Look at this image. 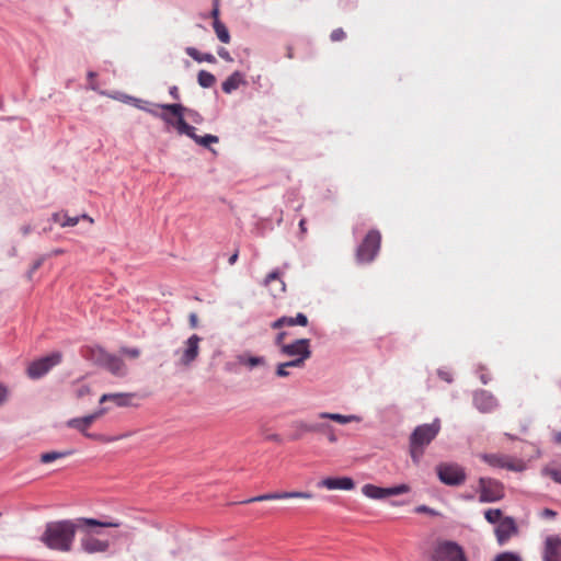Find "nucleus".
Wrapping results in <instances>:
<instances>
[{"label": "nucleus", "mask_w": 561, "mask_h": 561, "mask_svg": "<svg viewBox=\"0 0 561 561\" xmlns=\"http://www.w3.org/2000/svg\"><path fill=\"white\" fill-rule=\"evenodd\" d=\"M318 486L328 490H345L351 491L355 488V482L350 477H329L321 480Z\"/></svg>", "instance_id": "nucleus-19"}, {"label": "nucleus", "mask_w": 561, "mask_h": 561, "mask_svg": "<svg viewBox=\"0 0 561 561\" xmlns=\"http://www.w3.org/2000/svg\"><path fill=\"white\" fill-rule=\"evenodd\" d=\"M219 14H220V11H219V2L218 1H214V5H213V10L210 12V16L213 18V22H217V21H220L219 20Z\"/></svg>", "instance_id": "nucleus-46"}, {"label": "nucleus", "mask_w": 561, "mask_h": 561, "mask_svg": "<svg viewBox=\"0 0 561 561\" xmlns=\"http://www.w3.org/2000/svg\"><path fill=\"white\" fill-rule=\"evenodd\" d=\"M122 100L124 102L133 104L135 107L142 110V111L147 110V105L149 104V102H147V101H144L141 99H137L134 96H129V95H124V98Z\"/></svg>", "instance_id": "nucleus-35"}, {"label": "nucleus", "mask_w": 561, "mask_h": 561, "mask_svg": "<svg viewBox=\"0 0 561 561\" xmlns=\"http://www.w3.org/2000/svg\"><path fill=\"white\" fill-rule=\"evenodd\" d=\"M494 561H522L520 557L514 552H502Z\"/></svg>", "instance_id": "nucleus-37"}, {"label": "nucleus", "mask_w": 561, "mask_h": 561, "mask_svg": "<svg viewBox=\"0 0 561 561\" xmlns=\"http://www.w3.org/2000/svg\"><path fill=\"white\" fill-rule=\"evenodd\" d=\"M472 403L480 413H492L500 405L495 396L484 389H478L472 392Z\"/></svg>", "instance_id": "nucleus-14"}, {"label": "nucleus", "mask_w": 561, "mask_h": 561, "mask_svg": "<svg viewBox=\"0 0 561 561\" xmlns=\"http://www.w3.org/2000/svg\"><path fill=\"white\" fill-rule=\"evenodd\" d=\"M103 368L107 369L115 376L122 377L126 375V366L124 360L115 354H108Z\"/></svg>", "instance_id": "nucleus-21"}, {"label": "nucleus", "mask_w": 561, "mask_h": 561, "mask_svg": "<svg viewBox=\"0 0 561 561\" xmlns=\"http://www.w3.org/2000/svg\"><path fill=\"white\" fill-rule=\"evenodd\" d=\"M479 378L483 385H488L491 380L490 374L486 371V369L483 366H480L478 369Z\"/></svg>", "instance_id": "nucleus-43"}, {"label": "nucleus", "mask_w": 561, "mask_h": 561, "mask_svg": "<svg viewBox=\"0 0 561 561\" xmlns=\"http://www.w3.org/2000/svg\"><path fill=\"white\" fill-rule=\"evenodd\" d=\"M553 440H554V443H557V444H560V445H561V432H557V433H554V435H553Z\"/></svg>", "instance_id": "nucleus-59"}, {"label": "nucleus", "mask_w": 561, "mask_h": 561, "mask_svg": "<svg viewBox=\"0 0 561 561\" xmlns=\"http://www.w3.org/2000/svg\"><path fill=\"white\" fill-rule=\"evenodd\" d=\"M238 364L247 366L249 369H253L257 366H264L266 364L264 356H252L247 353L239 354L237 356Z\"/></svg>", "instance_id": "nucleus-23"}, {"label": "nucleus", "mask_w": 561, "mask_h": 561, "mask_svg": "<svg viewBox=\"0 0 561 561\" xmlns=\"http://www.w3.org/2000/svg\"><path fill=\"white\" fill-rule=\"evenodd\" d=\"M517 533V526L513 517H504L495 528V536L500 545H504L512 535Z\"/></svg>", "instance_id": "nucleus-20"}, {"label": "nucleus", "mask_w": 561, "mask_h": 561, "mask_svg": "<svg viewBox=\"0 0 561 561\" xmlns=\"http://www.w3.org/2000/svg\"><path fill=\"white\" fill-rule=\"evenodd\" d=\"M391 504L397 506V505H402V504H403V502H397V501H393V502H391Z\"/></svg>", "instance_id": "nucleus-63"}, {"label": "nucleus", "mask_w": 561, "mask_h": 561, "mask_svg": "<svg viewBox=\"0 0 561 561\" xmlns=\"http://www.w3.org/2000/svg\"><path fill=\"white\" fill-rule=\"evenodd\" d=\"M307 324L308 318L305 313L298 312L295 317H293V325L306 327Z\"/></svg>", "instance_id": "nucleus-39"}, {"label": "nucleus", "mask_w": 561, "mask_h": 561, "mask_svg": "<svg viewBox=\"0 0 561 561\" xmlns=\"http://www.w3.org/2000/svg\"><path fill=\"white\" fill-rule=\"evenodd\" d=\"M89 392V388L88 387H82L78 390V397H83L84 394H87Z\"/></svg>", "instance_id": "nucleus-58"}, {"label": "nucleus", "mask_w": 561, "mask_h": 561, "mask_svg": "<svg viewBox=\"0 0 561 561\" xmlns=\"http://www.w3.org/2000/svg\"><path fill=\"white\" fill-rule=\"evenodd\" d=\"M279 354L283 356L291 357L290 362L298 366L304 367L305 362L311 357L310 340L298 339L291 343L282 346Z\"/></svg>", "instance_id": "nucleus-6"}, {"label": "nucleus", "mask_w": 561, "mask_h": 561, "mask_svg": "<svg viewBox=\"0 0 561 561\" xmlns=\"http://www.w3.org/2000/svg\"><path fill=\"white\" fill-rule=\"evenodd\" d=\"M542 559L543 561H561V538L559 536L546 538Z\"/></svg>", "instance_id": "nucleus-18"}, {"label": "nucleus", "mask_w": 561, "mask_h": 561, "mask_svg": "<svg viewBox=\"0 0 561 561\" xmlns=\"http://www.w3.org/2000/svg\"><path fill=\"white\" fill-rule=\"evenodd\" d=\"M60 362V353H53L48 356L34 360L27 367V376L31 379H38L46 375L53 367L58 365Z\"/></svg>", "instance_id": "nucleus-12"}, {"label": "nucleus", "mask_w": 561, "mask_h": 561, "mask_svg": "<svg viewBox=\"0 0 561 561\" xmlns=\"http://www.w3.org/2000/svg\"><path fill=\"white\" fill-rule=\"evenodd\" d=\"M42 264H43V259H38V260H36V261L33 263V265H32V267H31L30 273H34L36 270H38V268L41 267V265H42Z\"/></svg>", "instance_id": "nucleus-55"}, {"label": "nucleus", "mask_w": 561, "mask_h": 561, "mask_svg": "<svg viewBox=\"0 0 561 561\" xmlns=\"http://www.w3.org/2000/svg\"><path fill=\"white\" fill-rule=\"evenodd\" d=\"M79 518L48 522L38 540L48 549L69 552L72 549Z\"/></svg>", "instance_id": "nucleus-2"}, {"label": "nucleus", "mask_w": 561, "mask_h": 561, "mask_svg": "<svg viewBox=\"0 0 561 561\" xmlns=\"http://www.w3.org/2000/svg\"><path fill=\"white\" fill-rule=\"evenodd\" d=\"M287 57L288 58H293L294 57L293 49L290 47L288 48Z\"/></svg>", "instance_id": "nucleus-61"}, {"label": "nucleus", "mask_w": 561, "mask_h": 561, "mask_svg": "<svg viewBox=\"0 0 561 561\" xmlns=\"http://www.w3.org/2000/svg\"><path fill=\"white\" fill-rule=\"evenodd\" d=\"M414 512L417 514H428L431 516H439V512L435 511L434 508L427 506V505H419L414 508Z\"/></svg>", "instance_id": "nucleus-38"}, {"label": "nucleus", "mask_w": 561, "mask_h": 561, "mask_svg": "<svg viewBox=\"0 0 561 561\" xmlns=\"http://www.w3.org/2000/svg\"><path fill=\"white\" fill-rule=\"evenodd\" d=\"M245 83L244 75L240 71H234L222 82L221 89L225 93L230 94Z\"/></svg>", "instance_id": "nucleus-22"}, {"label": "nucleus", "mask_w": 561, "mask_h": 561, "mask_svg": "<svg viewBox=\"0 0 561 561\" xmlns=\"http://www.w3.org/2000/svg\"><path fill=\"white\" fill-rule=\"evenodd\" d=\"M320 419L323 420H332L340 424H347L353 421H358L359 419L356 415H343L339 413H329V412H321L318 415Z\"/></svg>", "instance_id": "nucleus-28"}, {"label": "nucleus", "mask_w": 561, "mask_h": 561, "mask_svg": "<svg viewBox=\"0 0 561 561\" xmlns=\"http://www.w3.org/2000/svg\"><path fill=\"white\" fill-rule=\"evenodd\" d=\"M185 53L197 62H209L215 64L216 57L210 53H199L195 47H186Z\"/></svg>", "instance_id": "nucleus-27"}, {"label": "nucleus", "mask_w": 561, "mask_h": 561, "mask_svg": "<svg viewBox=\"0 0 561 561\" xmlns=\"http://www.w3.org/2000/svg\"><path fill=\"white\" fill-rule=\"evenodd\" d=\"M188 320H190V325L192 328H196L197 327V323H198V318H197V314L192 312L188 317Z\"/></svg>", "instance_id": "nucleus-52"}, {"label": "nucleus", "mask_w": 561, "mask_h": 561, "mask_svg": "<svg viewBox=\"0 0 561 561\" xmlns=\"http://www.w3.org/2000/svg\"><path fill=\"white\" fill-rule=\"evenodd\" d=\"M169 93L174 100H180V92L176 85L171 87Z\"/></svg>", "instance_id": "nucleus-51"}, {"label": "nucleus", "mask_w": 561, "mask_h": 561, "mask_svg": "<svg viewBox=\"0 0 561 561\" xmlns=\"http://www.w3.org/2000/svg\"><path fill=\"white\" fill-rule=\"evenodd\" d=\"M238 256H239V250L237 249L233 254L228 259V263L229 265H233L237 260H238Z\"/></svg>", "instance_id": "nucleus-54"}, {"label": "nucleus", "mask_w": 561, "mask_h": 561, "mask_svg": "<svg viewBox=\"0 0 561 561\" xmlns=\"http://www.w3.org/2000/svg\"><path fill=\"white\" fill-rule=\"evenodd\" d=\"M285 325L293 327V317L283 316L271 323V328L275 330Z\"/></svg>", "instance_id": "nucleus-36"}, {"label": "nucleus", "mask_w": 561, "mask_h": 561, "mask_svg": "<svg viewBox=\"0 0 561 561\" xmlns=\"http://www.w3.org/2000/svg\"><path fill=\"white\" fill-rule=\"evenodd\" d=\"M287 368H298V366H295L290 360L280 363L276 366L275 375L279 378L288 377L290 373L287 370Z\"/></svg>", "instance_id": "nucleus-34"}, {"label": "nucleus", "mask_w": 561, "mask_h": 561, "mask_svg": "<svg viewBox=\"0 0 561 561\" xmlns=\"http://www.w3.org/2000/svg\"><path fill=\"white\" fill-rule=\"evenodd\" d=\"M21 231H22V233H23L24 236H26V234H28V233H30V231H31V227H30V226H23V227L21 228Z\"/></svg>", "instance_id": "nucleus-60"}, {"label": "nucleus", "mask_w": 561, "mask_h": 561, "mask_svg": "<svg viewBox=\"0 0 561 561\" xmlns=\"http://www.w3.org/2000/svg\"><path fill=\"white\" fill-rule=\"evenodd\" d=\"M217 53L226 61L231 62L233 60L230 53L225 47H220Z\"/></svg>", "instance_id": "nucleus-47"}, {"label": "nucleus", "mask_w": 561, "mask_h": 561, "mask_svg": "<svg viewBox=\"0 0 561 561\" xmlns=\"http://www.w3.org/2000/svg\"><path fill=\"white\" fill-rule=\"evenodd\" d=\"M121 353L128 357L137 358L140 355V350L137 347H122Z\"/></svg>", "instance_id": "nucleus-40"}, {"label": "nucleus", "mask_w": 561, "mask_h": 561, "mask_svg": "<svg viewBox=\"0 0 561 561\" xmlns=\"http://www.w3.org/2000/svg\"><path fill=\"white\" fill-rule=\"evenodd\" d=\"M131 397L130 393H105L101 397L100 403L112 401L117 407H127Z\"/></svg>", "instance_id": "nucleus-25"}, {"label": "nucleus", "mask_w": 561, "mask_h": 561, "mask_svg": "<svg viewBox=\"0 0 561 561\" xmlns=\"http://www.w3.org/2000/svg\"><path fill=\"white\" fill-rule=\"evenodd\" d=\"M381 247V233L378 229H370L357 245L355 256L359 264L371 263L378 255Z\"/></svg>", "instance_id": "nucleus-5"}, {"label": "nucleus", "mask_w": 561, "mask_h": 561, "mask_svg": "<svg viewBox=\"0 0 561 561\" xmlns=\"http://www.w3.org/2000/svg\"><path fill=\"white\" fill-rule=\"evenodd\" d=\"M484 517L490 524H499L502 518V511L500 508H489L484 512Z\"/></svg>", "instance_id": "nucleus-33"}, {"label": "nucleus", "mask_w": 561, "mask_h": 561, "mask_svg": "<svg viewBox=\"0 0 561 561\" xmlns=\"http://www.w3.org/2000/svg\"><path fill=\"white\" fill-rule=\"evenodd\" d=\"M157 108H162L167 112H170L172 116L176 117V131L180 135H186L191 139H193L197 145L203 147H209L210 144H217L219 141V138L214 135H205V136H198L196 135V128L187 124L184 119V111L186 110L185 106H183L180 103L174 104H156Z\"/></svg>", "instance_id": "nucleus-4"}, {"label": "nucleus", "mask_w": 561, "mask_h": 561, "mask_svg": "<svg viewBox=\"0 0 561 561\" xmlns=\"http://www.w3.org/2000/svg\"><path fill=\"white\" fill-rule=\"evenodd\" d=\"M81 218L89 219L92 222V219L87 214H83L81 216ZM53 220H54V222L59 224L61 227H73L79 222L80 217L79 216L70 217L67 214L55 213L53 215Z\"/></svg>", "instance_id": "nucleus-24"}, {"label": "nucleus", "mask_w": 561, "mask_h": 561, "mask_svg": "<svg viewBox=\"0 0 561 561\" xmlns=\"http://www.w3.org/2000/svg\"><path fill=\"white\" fill-rule=\"evenodd\" d=\"M110 353H107L104 348L100 346L91 347L88 351L87 358L93 362L95 365L103 367L105 364L106 357Z\"/></svg>", "instance_id": "nucleus-26"}, {"label": "nucleus", "mask_w": 561, "mask_h": 561, "mask_svg": "<svg viewBox=\"0 0 561 561\" xmlns=\"http://www.w3.org/2000/svg\"><path fill=\"white\" fill-rule=\"evenodd\" d=\"M294 426L296 427L297 431L291 436L293 440L300 439L304 436V434H306V433L323 434L324 436H327V438L329 439L330 443H335L337 440V436L334 432L333 426L325 422H310L309 423V422L298 421L294 424Z\"/></svg>", "instance_id": "nucleus-8"}, {"label": "nucleus", "mask_w": 561, "mask_h": 561, "mask_svg": "<svg viewBox=\"0 0 561 561\" xmlns=\"http://www.w3.org/2000/svg\"><path fill=\"white\" fill-rule=\"evenodd\" d=\"M7 399V389L0 385V405L5 401Z\"/></svg>", "instance_id": "nucleus-53"}, {"label": "nucleus", "mask_w": 561, "mask_h": 561, "mask_svg": "<svg viewBox=\"0 0 561 561\" xmlns=\"http://www.w3.org/2000/svg\"><path fill=\"white\" fill-rule=\"evenodd\" d=\"M121 526L122 522L114 518L96 519L80 517L77 531L81 534V550L89 554L106 552L111 545L107 539L99 538L102 534L101 528H118Z\"/></svg>", "instance_id": "nucleus-1"}, {"label": "nucleus", "mask_w": 561, "mask_h": 561, "mask_svg": "<svg viewBox=\"0 0 561 561\" xmlns=\"http://www.w3.org/2000/svg\"><path fill=\"white\" fill-rule=\"evenodd\" d=\"M479 492L481 503L497 502L505 495L503 483L492 478L482 477L479 479Z\"/></svg>", "instance_id": "nucleus-9"}, {"label": "nucleus", "mask_w": 561, "mask_h": 561, "mask_svg": "<svg viewBox=\"0 0 561 561\" xmlns=\"http://www.w3.org/2000/svg\"><path fill=\"white\" fill-rule=\"evenodd\" d=\"M104 412H105V409H101L98 412L89 414V415H85L83 417L70 419L67 422V426L71 427V428L78 430L79 432H81L88 438H98V435L88 433L87 430Z\"/></svg>", "instance_id": "nucleus-15"}, {"label": "nucleus", "mask_w": 561, "mask_h": 561, "mask_svg": "<svg viewBox=\"0 0 561 561\" xmlns=\"http://www.w3.org/2000/svg\"><path fill=\"white\" fill-rule=\"evenodd\" d=\"M145 112L153 115L154 117L161 118L165 124L171 125L176 129V117L175 116L173 118L172 116H170L167 113H159L157 110L150 108L148 106H147V110H145Z\"/></svg>", "instance_id": "nucleus-32"}, {"label": "nucleus", "mask_w": 561, "mask_h": 561, "mask_svg": "<svg viewBox=\"0 0 561 561\" xmlns=\"http://www.w3.org/2000/svg\"><path fill=\"white\" fill-rule=\"evenodd\" d=\"M432 561H467V559L457 542L446 540L436 546Z\"/></svg>", "instance_id": "nucleus-10"}, {"label": "nucleus", "mask_w": 561, "mask_h": 561, "mask_svg": "<svg viewBox=\"0 0 561 561\" xmlns=\"http://www.w3.org/2000/svg\"><path fill=\"white\" fill-rule=\"evenodd\" d=\"M306 224H307V221H306V219H305V218H302V219L299 221V228H300V231H301L302 233H305V232L307 231Z\"/></svg>", "instance_id": "nucleus-57"}, {"label": "nucleus", "mask_w": 561, "mask_h": 561, "mask_svg": "<svg viewBox=\"0 0 561 561\" xmlns=\"http://www.w3.org/2000/svg\"><path fill=\"white\" fill-rule=\"evenodd\" d=\"M213 27L221 43L228 44L230 42V33L221 21L213 22Z\"/></svg>", "instance_id": "nucleus-30"}, {"label": "nucleus", "mask_w": 561, "mask_h": 561, "mask_svg": "<svg viewBox=\"0 0 561 561\" xmlns=\"http://www.w3.org/2000/svg\"><path fill=\"white\" fill-rule=\"evenodd\" d=\"M185 112L192 117L194 123L199 124L203 122L202 115L199 113H197L196 111L186 108L184 111V113Z\"/></svg>", "instance_id": "nucleus-45"}, {"label": "nucleus", "mask_w": 561, "mask_h": 561, "mask_svg": "<svg viewBox=\"0 0 561 561\" xmlns=\"http://www.w3.org/2000/svg\"><path fill=\"white\" fill-rule=\"evenodd\" d=\"M312 494L309 492H274L266 493L259 496H254L248 500H244L242 503L248 504L252 502H261V501H270V500H284V499H312Z\"/></svg>", "instance_id": "nucleus-17"}, {"label": "nucleus", "mask_w": 561, "mask_h": 561, "mask_svg": "<svg viewBox=\"0 0 561 561\" xmlns=\"http://www.w3.org/2000/svg\"><path fill=\"white\" fill-rule=\"evenodd\" d=\"M463 497L466 500H470V501L473 500V495L472 494L463 495Z\"/></svg>", "instance_id": "nucleus-62"}, {"label": "nucleus", "mask_w": 561, "mask_h": 561, "mask_svg": "<svg viewBox=\"0 0 561 561\" xmlns=\"http://www.w3.org/2000/svg\"><path fill=\"white\" fill-rule=\"evenodd\" d=\"M201 341L202 339L197 334H193L185 341V346L180 357L181 365L190 366L197 358Z\"/></svg>", "instance_id": "nucleus-16"}, {"label": "nucleus", "mask_w": 561, "mask_h": 561, "mask_svg": "<svg viewBox=\"0 0 561 561\" xmlns=\"http://www.w3.org/2000/svg\"><path fill=\"white\" fill-rule=\"evenodd\" d=\"M266 439L268 440H273V442H276V443H280L282 442V438L278 434H270L266 436Z\"/></svg>", "instance_id": "nucleus-56"}, {"label": "nucleus", "mask_w": 561, "mask_h": 561, "mask_svg": "<svg viewBox=\"0 0 561 561\" xmlns=\"http://www.w3.org/2000/svg\"><path fill=\"white\" fill-rule=\"evenodd\" d=\"M440 431V420L435 419L430 424H422L414 428L409 438L410 455L417 463L424 455L425 447L430 445Z\"/></svg>", "instance_id": "nucleus-3"}, {"label": "nucleus", "mask_w": 561, "mask_h": 561, "mask_svg": "<svg viewBox=\"0 0 561 561\" xmlns=\"http://www.w3.org/2000/svg\"><path fill=\"white\" fill-rule=\"evenodd\" d=\"M286 335H287L286 331H280L275 336L274 344L279 347V351H282V346L286 345L284 343Z\"/></svg>", "instance_id": "nucleus-44"}, {"label": "nucleus", "mask_w": 561, "mask_h": 561, "mask_svg": "<svg viewBox=\"0 0 561 561\" xmlns=\"http://www.w3.org/2000/svg\"><path fill=\"white\" fill-rule=\"evenodd\" d=\"M197 82L202 88H210L215 84L216 78L209 71L201 70L197 75Z\"/></svg>", "instance_id": "nucleus-31"}, {"label": "nucleus", "mask_w": 561, "mask_h": 561, "mask_svg": "<svg viewBox=\"0 0 561 561\" xmlns=\"http://www.w3.org/2000/svg\"><path fill=\"white\" fill-rule=\"evenodd\" d=\"M439 378L448 383L453 382V376L450 373L439 369L437 371Z\"/></svg>", "instance_id": "nucleus-48"}, {"label": "nucleus", "mask_w": 561, "mask_h": 561, "mask_svg": "<svg viewBox=\"0 0 561 561\" xmlns=\"http://www.w3.org/2000/svg\"><path fill=\"white\" fill-rule=\"evenodd\" d=\"M481 459L494 468L506 469L515 472L524 469V465L520 460H516L515 458L503 454H483L481 455Z\"/></svg>", "instance_id": "nucleus-13"}, {"label": "nucleus", "mask_w": 561, "mask_h": 561, "mask_svg": "<svg viewBox=\"0 0 561 561\" xmlns=\"http://www.w3.org/2000/svg\"><path fill=\"white\" fill-rule=\"evenodd\" d=\"M89 77L93 78L94 77V72H89Z\"/></svg>", "instance_id": "nucleus-64"}, {"label": "nucleus", "mask_w": 561, "mask_h": 561, "mask_svg": "<svg viewBox=\"0 0 561 561\" xmlns=\"http://www.w3.org/2000/svg\"><path fill=\"white\" fill-rule=\"evenodd\" d=\"M279 279V272L277 270L272 271L265 277V284H270L273 280Z\"/></svg>", "instance_id": "nucleus-49"}, {"label": "nucleus", "mask_w": 561, "mask_h": 561, "mask_svg": "<svg viewBox=\"0 0 561 561\" xmlns=\"http://www.w3.org/2000/svg\"><path fill=\"white\" fill-rule=\"evenodd\" d=\"M362 492L365 496L373 499V500H383L389 496H397L401 494H405L410 492V486L405 483L390 486V488H382L375 484H365L362 488Z\"/></svg>", "instance_id": "nucleus-11"}, {"label": "nucleus", "mask_w": 561, "mask_h": 561, "mask_svg": "<svg viewBox=\"0 0 561 561\" xmlns=\"http://www.w3.org/2000/svg\"><path fill=\"white\" fill-rule=\"evenodd\" d=\"M541 516L543 518H554L557 516V512L550 508H545L541 512Z\"/></svg>", "instance_id": "nucleus-50"}, {"label": "nucleus", "mask_w": 561, "mask_h": 561, "mask_svg": "<svg viewBox=\"0 0 561 561\" xmlns=\"http://www.w3.org/2000/svg\"><path fill=\"white\" fill-rule=\"evenodd\" d=\"M73 454V450L71 449H68V450H65V451H48V453H44L41 455V461L43 463H49V462H53L57 459H61V458H65V457H68L70 455Z\"/></svg>", "instance_id": "nucleus-29"}, {"label": "nucleus", "mask_w": 561, "mask_h": 561, "mask_svg": "<svg viewBox=\"0 0 561 561\" xmlns=\"http://www.w3.org/2000/svg\"><path fill=\"white\" fill-rule=\"evenodd\" d=\"M436 473L439 481L448 486H459L467 479L465 468L456 462H442L437 465Z\"/></svg>", "instance_id": "nucleus-7"}, {"label": "nucleus", "mask_w": 561, "mask_h": 561, "mask_svg": "<svg viewBox=\"0 0 561 561\" xmlns=\"http://www.w3.org/2000/svg\"><path fill=\"white\" fill-rule=\"evenodd\" d=\"M346 37V34L343 28L339 27L332 31L330 38L332 42H340Z\"/></svg>", "instance_id": "nucleus-41"}, {"label": "nucleus", "mask_w": 561, "mask_h": 561, "mask_svg": "<svg viewBox=\"0 0 561 561\" xmlns=\"http://www.w3.org/2000/svg\"><path fill=\"white\" fill-rule=\"evenodd\" d=\"M545 472L557 483L561 484V470L546 469Z\"/></svg>", "instance_id": "nucleus-42"}]
</instances>
